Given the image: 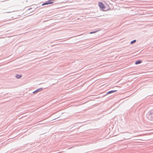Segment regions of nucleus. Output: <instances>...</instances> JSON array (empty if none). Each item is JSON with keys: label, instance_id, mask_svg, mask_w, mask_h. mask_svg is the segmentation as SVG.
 <instances>
[{"label": "nucleus", "instance_id": "nucleus-1", "mask_svg": "<svg viewBox=\"0 0 153 153\" xmlns=\"http://www.w3.org/2000/svg\"><path fill=\"white\" fill-rule=\"evenodd\" d=\"M99 5L100 7L102 10H104L105 8V6L104 4L102 2H99Z\"/></svg>", "mask_w": 153, "mask_h": 153}, {"label": "nucleus", "instance_id": "nucleus-2", "mask_svg": "<svg viewBox=\"0 0 153 153\" xmlns=\"http://www.w3.org/2000/svg\"><path fill=\"white\" fill-rule=\"evenodd\" d=\"M53 3V2H52V1H48V2H46V3H44L43 4H42V5H48V4H52Z\"/></svg>", "mask_w": 153, "mask_h": 153}, {"label": "nucleus", "instance_id": "nucleus-3", "mask_svg": "<svg viewBox=\"0 0 153 153\" xmlns=\"http://www.w3.org/2000/svg\"><path fill=\"white\" fill-rule=\"evenodd\" d=\"M116 91H117L116 90H113V91H108V92L107 93V94H111V93H114V92H116Z\"/></svg>", "mask_w": 153, "mask_h": 153}, {"label": "nucleus", "instance_id": "nucleus-4", "mask_svg": "<svg viewBox=\"0 0 153 153\" xmlns=\"http://www.w3.org/2000/svg\"><path fill=\"white\" fill-rule=\"evenodd\" d=\"M142 61L140 60H138L135 62V64L136 65L139 64Z\"/></svg>", "mask_w": 153, "mask_h": 153}, {"label": "nucleus", "instance_id": "nucleus-5", "mask_svg": "<svg viewBox=\"0 0 153 153\" xmlns=\"http://www.w3.org/2000/svg\"><path fill=\"white\" fill-rule=\"evenodd\" d=\"M22 76L21 75H17L16 76V77H17V78L19 79L21 78Z\"/></svg>", "mask_w": 153, "mask_h": 153}, {"label": "nucleus", "instance_id": "nucleus-6", "mask_svg": "<svg viewBox=\"0 0 153 153\" xmlns=\"http://www.w3.org/2000/svg\"><path fill=\"white\" fill-rule=\"evenodd\" d=\"M39 90H41L42 89H39L37 90H36V91H35L33 92V93H34L35 92H38Z\"/></svg>", "mask_w": 153, "mask_h": 153}, {"label": "nucleus", "instance_id": "nucleus-7", "mask_svg": "<svg viewBox=\"0 0 153 153\" xmlns=\"http://www.w3.org/2000/svg\"><path fill=\"white\" fill-rule=\"evenodd\" d=\"M136 42V40H133V41H131V44H133V43H135Z\"/></svg>", "mask_w": 153, "mask_h": 153}, {"label": "nucleus", "instance_id": "nucleus-8", "mask_svg": "<svg viewBox=\"0 0 153 153\" xmlns=\"http://www.w3.org/2000/svg\"><path fill=\"white\" fill-rule=\"evenodd\" d=\"M96 32V31H94V32H90V33H95Z\"/></svg>", "mask_w": 153, "mask_h": 153}]
</instances>
